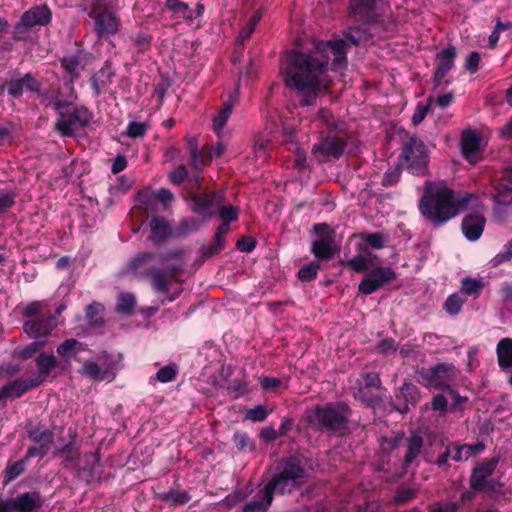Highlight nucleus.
<instances>
[{
	"instance_id": "aec40b11",
	"label": "nucleus",
	"mask_w": 512,
	"mask_h": 512,
	"mask_svg": "<svg viewBox=\"0 0 512 512\" xmlns=\"http://www.w3.org/2000/svg\"><path fill=\"white\" fill-rule=\"evenodd\" d=\"M41 385V381L38 378L27 377V378H15L12 381L6 383L0 388V403L5 406L7 399L9 398H20L28 391Z\"/></svg>"
},
{
	"instance_id": "4c0bfd02",
	"label": "nucleus",
	"mask_w": 512,
	"mask_h": 512,
	"mask_svg": "<svg viewBox=\"0 0 512 512\" xmlns=\"http://www.w3.org/2000/svg\"><path fill=\"white\" fill-rule=\"evenodd\" d=\"M35 362L38 368V376L36 378L41 381V384L58 365L57 359L54 355H48L44 352L40 353L36 357Z\"/></svg>"
},
{
	"instance_id": "cd10ccee",
	"label": "nucleus",
	"mask_w": 512,
	"mask_h": 512,
	"mask_svg": "<svg viewBox=\"0 0 512 512\" xmlns=\"http://www.w3.org/2000/svg\"><path fill=\"white\" fill-rule=\"evenodd\" d=\"M70 441L62 447L55 448L53 452L54 458H64L61 465L64 469H74L80 458L79 447L75 443L76 433L69 429Z\"/></svg>"
},
{
	"instance_id": "20e7f679",
	"label": "nucleus",
	"mask_w": 512,
	"mask_h": 512,
	"mask_svg": "<svg viewBox=\"0 0 512 512\" xmlns=\"http://www.w3.org/2000/svg\"><path fill=\"white\" fill-rule=\"evenodd\" d=\"M419 211L426 221L441 226L457 216L453 206V190L444 184L430 185L419 202Z\"/></svg>"
},
{
	"instance_id": "e2e57ef3",
	"label": "nucleus",
	"mask_w": 512,
	"mask_h": 512,
	"mask_svg": "<svg viewBox=\"0 0 512 512\" xmlns=\"http://www.w3.org/2000/svg\"><path fill=\"white\" fill-rule=\"evenodd\" d=\"M464 302V299H462L457 293H454L447 297L443 308L449 315H457L461 311Z\"/></svg>"
},
{
	"instance_id": "ddd939ff",
	"label": "nucleus",
	"mask_w": 512,
	"mask_h": 512,
	"mask_svg": "<svg viewBox=\"0 0 512 512\" xmlns=\"http://www.w3.org/2000/svg\"><path fill=\"white\" fill-rule=\"evenodd\" d=\"M420 400V389L411 382H404L395 389L394 397H389L390 411H396L405 415L410 411L411 407H416Z\"/></svg>"
},
{
	"instance_id": "c03bdc74",
	"label": "nucleus",
	"mask_w": 512,
	"mask_h": 512,
	"mask_svg": "<svg viewBox=\"0 0 512 512\" xmlns=\"http://www.w3.org/2000/svg\"><path fill=\"white\" fill-rule=\"evenodd\" d=\"M104 306L99 302H92L85 309V318L91 327L99 328L104 325Z\"/></svg>"
},
{
	"instance_id": "72a5a7b5",
	"label": "nucleus",
	"mask_w": 512,
	"mask_h": 512,
	"mask_svg": "<svg viewBox=\"0 0 512 512\" xmlns=\"http://www.w3.org/2000/svg\"><path fill=\"white\" fill-rule=\"evenodd\" d=\"M234 108V99L232 96L224 101L221 109L213 118V131L219 139L223 138V129L230 118Z\"/></svg>"
},
{
	"instance_id": "1a4fd4ad",
	"label": "nucleus",
	"mask_w": 512,
	"mask_h": 512,
	"mask_svg": "<svg viewBox=\"0 0 512 512\" xmlns=\"http://www.w3.org/2000/svg\"><path fill=\"white\" fill-rule=\"evenodd\" d=\"M347 147V140L334 134H320L312 145L311 154L319 164L339 160Z\"/></svg>"
},
{
	"instance_id": "a878e982",
	"label": "nucleus",
	"mask_w": 512,
	"mask_h": 512,
	"mask_svg": "<svg viewBox=\"0 0 512 512\" xmlns=\"http://www.w3.org/2000/svg\"><path fill=\"white\" fill-rule=\"evenodd\" d=\"M9 507L16 512H35L42 506V497L38 491H30L8 498Z\"/></svg>"
},
{
	"instance_id": "7ed1b4c3",
	"label": "nucleus",
	"mask_w": 512,
	"mask_h": 512,
	"mask_svg": "<svg viewBox=\"0 0 512 512\" xmlns=\"http://www.w3.org/2000/svg\"><path fill=\"white\" fill-rule=\"evenodd\" d=\"M178 255V252L172 255L157 252H141L129 260L127 268L134 275L149 279L155 292L168 294L170 292V281L167 272L160 268V266H164L169 260Z\"/></svg>"
},
{
	"instance_id": "2f4dec72",
	"label": "nucleus",
	"mask_w": 512,
	"mask_h": 512,
	"mask_svg": "<svg viewBox=\"0 0 512 512\" xmlns=\"http://www.w3.org/2000/svg\"><path fill=\"white\" fill-rule=\"evenodd\" d=\"M423 445V437L417 431H412L406 439V453L403 458L404 468L407 469L418 458Z\"/></svg>"
},
{
	"instance_id": "37998d69",
	"label": "nucleus",
	"mask_w": 512,
	"mask_h": 512,
	"mask_svg": "<svg viewBox=\"0 0 512 512\" xmlns=\"http://www.w3.org/2000/svg\"><path fill=\"white\" fill-rule=\"evenodd\" d=\"M484 449V444L479 442L473 445L470 444H463L460 445L458 443H455L453 445V456L452 459L456 462H461L464 460H468L470 457L477 455Z\"/></svg>"
},
{
	"instance_id": "79ce46f5",
	"label": "nucleus",
	"mask_w": 512,
	"mask_h": 512,
	"mask_svg": "<svg viewBox=\"0 0 512 512\" xmlns=\"http://www.w3.org/2000/svg\"><path fill=\"white\" fill-rule=\"evenodd\" d=\"M262 16H263V10L258 9L250 17L248 23L241 29L239 35L237 36L235 52L242 49L244 42L247 41L251 37V35L253 34V32L255 30V27L260 22Z\"/></svg>"
},
{
	"instance_id": "c9c22d12",
	"label": "nucleus",
	"mask_w": 512,
	"mask_h": 512,
	"mask_svg": "<svg viewBox=\"0 0 512 512\" xmlns=\"http://www.w3.org/2000/svg\"><path fill=\"white\" fill-rule=\"evenodd\" d=\"M85 349L86 345L84 343L74 338H68L57 347V353L63 360L69 363L72 358H75L78 353Z\"/></svg>"
},
{
	"instance_id": "69168bd1",
	"label": "nucleus",
	"mask_w": 512,
	"mask_h": 512,
	"mask_svg": "<svg viewBox=\"0 0 512 512\" xmlns=\"http://www.w3.org/2000/svg\"><path fill=\"white\" fill-rule=\"evenodd\" d=\"M269 415L267 408L261 404L254 406L253 408L247 409L245 412V419L253 422H263Z\"/></svg>"
},
{
	"instance_id": "f03ea898",
	"label": "nucleus",
	"mask_w": 512,
	"mask_h": 512,
	"mask_svg": "<svg viewBox=\"0 0 512 512\" xmlns=\"http://www.w3.org/2000/svg\"><path fill=\"white\" fill-rule=\"evenodd\" d=\"M352 415L351 407L343 402H328L316 404L304 413L305 423L316 432L329 434H343L348 429L349 419Z\"/></svg>"
},
{
	"instance_id": "052dcab7",
	"label": "nucleus",
	"mask_w": 512,
	"mask_h": 512,
	"mask_svg": "<svg viewBox=\"0 0 512 512\" xmlns=\"http://www.w3.org/2000/svg\"><path fill=\"white\" fill-rule=\"evenodd\" d=\"M149 129V124L146 122L130 121L127 125L125 134L132 138H144Z\"/></svg>"
},
{
	"instance_id": "a211bd4d",
	"label": "nucleus",
	"mask_w": 512,
	"mask_h": 512,
	"mask_svg": "<svg viewBox=\"0 0 512 512\" xmlns=\"http://www.w3.org/2000/svg\"><path fill=\"white\" fill-rule=\"evenodd\" d=\"M175 196L168 188L161 187L156 191L141 190L137 194V201L143 206L146 212L155 213L157 203L162 204L164 209L171 206Z\"/></svg>"
},
{
	"instance_id": "473e14b6",
	"label": "nucleus",
	"mask_w": 512,
	"mask_h": 512,
	"mask_svg": "<svg viewBox=\"0 0 512 512\" xmlns=\"http://www.w3.org/2000/svg\"><path fill=\"white\" fill-rule=\"evenodd\" d=\"M157 499L168 503L171 507L184 505L191 500L190 494L186 490H180L179 485L175 484L168 491L158 493Z\"/></svg>"
},
{
	"instance_id": "bf43d9fd",
	"label": "nucleus",
	"mask_w": 512,
	"mask_h": 512,
	"mask_svg": "<svg viewBox=\"0 0 512 512\" xmlns=\"http://www.w3.org/2000/svg\"><path fill=\"white\" fill-rule=\"evenodd\" d=\"M81 374L88 376L92 380L102 381L105 379V372L102 371L101 367L92 361H85L83 363Z\"/></svg>"
},
{
	"instance_id": "6ab92c4d",
	"label": "nucleus",
	"mask_w": 512,
	"mask_h": 512,
	"mask_svg": "<svg viewBox=\"0 0 512 512\" xmlns=\"http://www.w3.org/2000/svg\"><path fill=\"white\" fill-rule=\"evenodd\" d=\"M94 31L98 40L115 35L120 27V19L107 9L94 11Z\"/></svg>"
},
{
	"instance_id": "5fc2aeb1",
	"label": "nucleus",
	"mask_w": 512,
	"mask_h": 512,
	"mask_svg": "<svg viewBox=\"0 0 512 512\" xmlns=\"http://www.w3.org/2000/svg\"><path fill=\"white\" fill-rule=\"evenodd\" d=\"M417 497V490L408 486H400L397 488L393 502L400 506L407 504Z\"/></svg>"
},
{
	"instance_id": "a18cd8bd",
	"label": "nucleus",
	"mask_w": 512,
	"mask_h": 512,
	"mask_svg": "<svg viewBox=\"0 0 512 512\" xmlns=\"http://www.w3.org/2000/svg\"><path fill=\"white\" fill-rule=\"evenodd\" d=\"M482 204L477 194L466 192L456 196L453 192V206L457 209V215L468 208H478Z\"/></svg>"
},
{
	"instance_id": "13d9d810",
	"label": "nucleus",
	"mask_w": 512,
	"mask_h": 512,
	"mask_svg": "<svg viewBox=\"0 0 512 512\" xmlns=\"http://www.w3.org/2000/svg\"><path fill=\"white\" fill-rule=\"evenodd\" d=\"M319 269L320 265L317 262L312 261L299 269L297 278L301 282L313 281L317 278Z\"/></svg>"
},
{
	"instance_id": "de8ad7c7",
	"label": "nucleus",
	"mask_w": 512,
	"mask_h": 512,
	"mask_svg": "<svg viewBox=\"0 0 512 512\" xmlns=\"http://www.w3.org/2000/svg\"><path fill=\"white\" fill-rule=\"evenodd\" d=\"M484 289V282L481 279L465 277L461 280L460 292L472 297H479Z\"/></svg>"
},
{
	"instance_id": "9b49d317",
	"label": "nucleus",
	"mask_w": 512,
	"mask_h": 512,
	"mask_svg": "<svg viewBox=\"0 0 512 512\" xmlns=\"http://www.w3.org/2000/svg\"><path fill=\"white\" fill-rule=\"evenodd\" d=\"M186 201H190V209L196 214H201L205 218H211L214 212L213 206L223 204L225 198L221 192L204 188L201 191H195L193 188L187 191Z\"/></svg>"
},
{
	"instance_id": "ea45409f",
	"label": "nucleus",
	"mask_w": 512,
	"mask_h": 512,
	"mask_svg": "<svg viewBox=\"0 0 512 512\" xmlns=\"http://www.w3.org/2000/svg\"><path fill=\"white\" fill-rule=\"evenodd\" d=\"M450 369L451 365L445 363L437 364L427 370L425 379L433 382L435 388L443 389L444 387H448V385L445 383V380Z\"/></svg>"
},
{
	"instance_id": "423d86ee",
	"label": "nucleus",
	"mask_w": 512,
	"mask_h": 512,
	"mask_svg": "<svg viewBox=\"0 0 512 512\" xmlns=\"http://www.w3.org/2000/svg\"><path fill=\"white\" fill-rule=\"evenodd\" d=\"M387 389L376 372H363L355 382L353 398L373 411L385 409Z\"/></svg>"
},
{
	"instance_id": "49530a36",
	"label": "nucleus",
	"mask_w": 512,
	"mask_h": 512,
	"mask_svg": "<svg viewBox=\"0 0 512 512\" xmlns=\"http://www.w3.org/2000/svg\"><path fill=\"white\" fill-rule=\"evenodd\" d=\"M492 198L496 205L510 206L512 205V187L503 181H499L493 186Z\"/></svg>"
},
{
	"instance_id": "774afa93",
	"label": "nucleus",
	"mask_w": 512,
	"mask_h": 512,
	"mask_svg": "<svg viewBox=\"0 0 512 512\" xmlns=\"http://www.w3.org/2000/svg\"><path fill=\"white\" fill-rule=\"evenodd\" d=\"M511 258H512V242L510 240L505 244L504 249L492 258L491 263H492L493 267H496L506 261H509Z\"/></svg>"
},
{
	"instance_id": "4d7b16f0",
	"label": "nucleus",
	"mask_w": 512,
	"mask_h": 512,
	"mask_svg": "<svg viewBox=\"0 0 512 512\" xmlns=\"http://www.w3.org/2000/svg\"><path fill=\"white\" fill-rule=\"evenodd\" d=\"M226 246V240H221L219 238L213 239V242L208 245H203L200 248V254L202 258L209 259L213 256L219 254L222 250L225 249Z\"/></svg>"
},
{
	"instance_id": "f257e3e1",
	"label": "nucleus",
	"mask_w": 512,
	"mask_h": 512,
	"mask_svg": "<svg viewBox=\"0 0 512 512\" xmlns=\"http://www.w3.org/2000/svg\"><path fill=\"white\" fill-rule=\"evenodd\" d=\"M350 45L344 39L319 42L308 52L291 50L286 54L282 73L285 86L295 91L301 106L314 105L320 93L327 89L322 76L328 71L332 57V69L347 65Z\"/></svg>"
},
{
	"instance_id": "bb28decb",
	"label": "nucleus",
	"mask_w": 512,
	"mask_h": 512,
	"mask_svg": "<svg viewBox=\"0 0 512 512\" xmlns=\"http://www.w3.org/2000/svg\"><path fill=\"white\" fill-rule=\"evenodd\" d=\"M115 75L116 73L113 69L112 61L109 59L106 60L103 66L89 79V84L93 91V96H100L103 93L104 89L112 83Z\"/></svg>"
},
{
	"instance_id": "4468645a",
	"label": "nucleus",
	"mask_w": 512,
	"mask_h": 512,
	"mask_svg": "<svg viewBox=\"0 0 512 512\" xmlns=\"http://www.w3.org/2000/svg\"><path fill=\"white\" fill-rule=\"evenodd\" d=\"M498 463L499 458L497 456L484 459L478 463L473 468L469 479L470 488L475 492L493 491L496 483L494 480H488V478L494 473Z\"/></svg>"
},
{
	"instance_id": "f704fd0d",
	"label": "nucleus",
	"mask_w": 512,
	"mask_h": 512,
	"mask_svg": "<svg viewBox=\"0 0 512 512\" xmlns=\"http://www.w3.org/2000/svg\"><path fill=\"white\" fill-rule=\"evenodd\" d=\"M151 239L157 243L163 242L172 235L169 222L162 216H153L150 220Z\"/></svg>"
},
{
	"instance_id": "39448f33",
	"label": "nucleus",
	"mask_w": 512,
	"mask_h": 512,
	"mask_svg": "<svg viewBox=\"0 0 512 512\" xmlns=\"http://www.w3.org/2000/svg\"><path fill=\"white\" fill-rule=\"evenodd\" d=\"M306 470L303 460L299 456L285 458L281 465L277 466L276 472L264 485L268 494L274 497L275 494H291L299 490L305 483Z\"/></svg>"
},
{
	"instance_id": "3c124183",
	"label": "nucleus",
	"mask_w": 512,
	"mask_h": 512,
	"mask_svg": "<svg viewBox=\"0 0 512 512\" xmlns=\"http://www.w3.org/2000/svg\"><path fill=\"white\" fill-rule=\"evenodd\" d=\"M136 306V298L132 293L122 292L118 295L116 312L120 314H132Z\"/></svg>"
},
{
	"instance_id": "680f3d73",
	"label": "nucleus",
	"mask_w": 512,
	"mask_h": 512,
	"mask_svg": "<svg viewBox=\"0 0 512 512\" xmlns=\"http://www.w3.org/2000/svg\"><path fill=\"white\" fill-rule=\"evenodd\" d=\"M47 307L48 304L45 301H32L24 308L22 315L27 320L45 316L42 311Z\"/></svg>"
},
{
	"instance_id": "5701e85b",
	"label": "nucleus",
	"mask_w": 512,
	"mask_h": 512,
	"mask_svg": "<svg viewBox=\"0 0 512 512\" xmlns=\"http://www.w3.org/2000/svg\"><path fill=\"white\" fill-rule=\"evenodd\" d=\"M165 7L176 18L182 19L189 24L195 19L202 17L205 11V6L201 2H198L194 8H191L183 0H165Z\"/></svg>"
},
{
	"instance_id": "dca6fc26",
	"label": "nucleus",
	"mask_w": 512,
	"mask_h": 512,
	"mask_svg": "<svg viewBox=\"0 0 512 512\" xmlns=\"http://www.w3.org/2000/svg\"><path fill=\"white\" fill-rule=\"evenodd\" d=\"M27 436L37 445L28 447L25 460L48 455L54 444V433L50 429L41 425L33 426L27 430Z\"/></svg>"
},
{
	"instance_id": "a19ab883",
	"label": "nucleus",
	"mask_w": 512,
	"mask_h": 512,
	"mask_svg": "<svg viewBox=\"0 0 512 512\" xmlns=\"http://www.w3.org/2000/svg\"><path fill=\"white\" fill-rule=\"evenodd\" d=\"M480 147V137L472 130L464 131L461 139V151L464 158L468 159L475 155Z\"/></svg>"
},
{
	"instance_id": "603ef678",
	"label": "nucleus",
	"mask_w": 512,
	"mask_h": 512,
	"mask_svg": "<svg viewBox=\"0 0 512 512\" xmlns=\"http://www.w3.org/2000/svg\"><path fill=\"white\" fill-rule=\"evenodd\" d=\"M130 40L138 53H145L151 47L152 36L148 32L140 30L132 34Z\"/></svg>"
},
{
	"instance_id": "6e6d98bb",
	"label": "nucleus",
	"mask_w": 512,
	"mask_h": 512,
	"mask_svg": "<svg viewBox=\"0 0 512 512\" xmlns=\"http://www.w3.org/2000/svg\"><path fill=\"white\" fill-rule=\"evenodd\" d=\"M199 228L198 220L195 218H185L179 221L176 230L175 236L177 237H186L189 234L196 232Z\"/></svg>"
},
{
	"instance_id": "58836bf2",
	"label": "nucleus",
	"mask_w": 512,
	"mask_h": 512,
	"mask_svg": "<svg viewBox=\"0 0 512 512\" xmlns=\"http://www.w3.org/2000/svg\"><path fill=\"white\" fill-rule=\"evenodd\" d=\"M274 497L268 494V490L263 487L253 500L244 507V512H266L272 504Z\"/></svg>"
},
{
	"instance_id": "0e129e2a",
	"label": "nucleus",
	"mask_w": 512,
	"mask_h": 512,
	"mask_svg": "<svg viewBox=\"0 0 512 512\" xmlns=\"http://www.w3.org/2000/svg\"><path fill=\"white\" fill-rule=\"evenodd\" d=\"M218 207V215L219 218L224 222H234L238 220L239 217V209L231 204L229 205H220Z\"/></svg>"
},
{
	"instance_id": "2eb2a0df",
	"label": "nucleus",
	"mask_w": 512,
	"mask_h": 512,
	"mask_svg": "<svg viewBox=\"0 0 512 512\" xmlns=\"http://www.w3.org/2000/svg\"><path fill=\"white\" fill-rule=\"evenodd\" d=\"M396 278V272L392 268L374 267L364 275L358 284V291L364 295H371Z\"/></svg>"
},
{
	"instance_id": "f8f14e48",
	"label": "nucleus",
	"mask_w": 512,
	"mask_h": 512,
	"mask_svg": "<svg viewBox=\"0 0 512 512\" xmlns=\"http://www.w3.org/2000/svg\"><path fill=\"white\" fill-rule=\"evenodd\" d=\"M52 21V11L46 5H36L25 11L14 27V39L20 40L18 35H24L34 26H46Z\"/></svg>"
},
{
	"instance_id": "4be33fe9",
	"label": "nucleus",
	"mask_w": 512,
	"mask_h": 512,
	"mask_svg": "<svg viewBox=\"0 0 512 512\" xmlns=\"http://www.w3.org/2000/svg\"><path fill=\"white\" fill-rule=\"evenodd\" d=\"M7 81L8 95L13 99H20L24 90L31 93L41 94V83L31 72L25 73L20 78H11Z\"/></svg>"
},
{
	"instance_id": "8fccbe9b",
	"label": "nucleus",
	"mask_w": 512,
	"mask_h": 512,
	"mask_svg": "<svg viewBox=\"0 0 512 512\" xmlns=\"http://www.w3.org/2000/svg\"><path fill=\"white\" fill-rule=\"evenodd\" d=\"M213 159L212 152L208 145L199 149L194 158H191L190 165L196 171H202L204 167L208 166Z\"/></svg>"
},
{
	"instance_id": "338daca9",
	"label": "nucleus",
	"mask_w": 512,
	"mask_h": 512,
	"mask_svg": "<svg viewBox=\"0 0 512 512\" xmlns=\"http://www.w3.org/2000/svg\"><path fill=\"white\" fill-rule=\"evenodd\" d=\"M347 266L355 272H365L369 270L371 261L362 255H357L347 261Z\"/></svg>"
},
{
	"instance_id": "9d476101",
	"label": "nucleus",
	"mask_w": 512,
	"mask_h": 512,
	"mask_svg": "<svg viewBox=\"0 0 512 512\" xmlns=\"http://www.w3.org/2000/svg\"><path fill=\"white\" fill-rule=\"evenodd\" d=\"M317 240L311 243V253L318 262L329 261L338 251L335 243L336 232L328 223H316L312 227Z\"/></svg>"
},
{
	"instance_id": "864d4df0",
	"label": "nucleus",
	"mask_w": 512,
	"mask_h": 512,
	"mask_svg": "<svg viewBox=\"0 0 512 512\" xmlns=\"http://www.w3.org/2000/svg\"><path fill=\"white\" fill-rule=\"evenodd\" d=\"M61 67L65 70V76L80 77L78 67L80 65V57L78 55L64 56L59 59Z\"/></svg>"
},
{
	"instance_id": "6e6552de",
	"label": "nucleus",
	"mask_w": 512,
	"mask_h": 512,
	"mask_svg": "<svg viewBox=\"0 0 512 512\" xmlns=\"http://www.w3.org/2000/svg\"><path fill=\"white\" fill-rule=\"evenodd\" d=\"M93 119V113L85 105L75 106L72 111L57 113L54 129L60 136L75 137L78 128H86Z\"/></svg>"
},
{
	"instance_id": "c85d7f7f",
	"label": "nucleus",
	"mask_w": 512,
	"mask_h": 512,
	"mask_svg": "<svg viewBox=\"0 0 512 512\" xmlns=\"http://www.w3.org/2000/svg\"><path fill=\"white\" fill-rule=\"evenodd\" d=\"M40 95L42 96L46 107L54 109L56 114L74 104L73 99H70L60 86L51 88L48 92L41 91Z\"/></svg>"
},
{
	"instance_id": "c756f323",
	"label": "nucleus",
	"mask_w": 512,
	"mask_h": 512,
	"mask_svg": "<svg viewBox=\"0 0 512 512\" xmlns=\"http://www.w3.org/2000/svg\"><path fill=\"white\" fill-rule=\"evenodd\" d=\"M99 462V458L95 453H85L74 467L75 475L85 483L89 484L95 477V467Z\"/></svg>"
},
{
	"instance_id": "7c9ffc66",
	"label": "nucleus",
	"mask_w": 512,
	"mask_h": 512,
	"mask_svg": "<svg viewBox=\"0 0 512 512\" xmlns=\"http://www.w3.org/2000/svg\"><path fill=\"white\" fill-rule=\"evenodd\" d=\"M318 134H334L337 132L338 124L333 112L326 107L320 108L314 118Z\"/></svg>"
},
{
	"instance_id": "e433bc0d",
	"label": "nucleus",
	"mask_w": 512,
	"mask_h": 512,
	"mask_svg": "<svg viewBox=\"0 0 512 512\" xmlns=\"http://www.w3.org/2000/svg\"><path fill=\"white\" fill-rule=\"evenodd\" d=\"M498 365L506 371L512 367V338H502L496 347Z\"/></svg>"
},
{
	"instance_id": "0eeeda50",
	"label": "nucleus",
	"mask_w": 512,
	"mask_h": 512,
	"mask_svg": "<svg viewBox=\"0 0 512 512\" xmlns=\"http://www.w3.org/2000/svg\"><path fill=\"white\" fill-rule=\"evenodd\" d=\"M426 144L417 136H410L402 146L401 158L413 175H425L430 161Z\"/></svg>"
},
{
	"instance_id": "f3484780",
	"label": "nucleus",
	"mask_w": 512,
	"mask_h": 512,
	"mask_svg": "<svg viewBox=\"0 0 512 512\" xmlns=\"http://www.w3.org/2000/svg\"><path fill=\"white\" fill-rule=\"evenodd\" d=\"M378 0H349L346 14L349 20L372 24L376 22Z\"/></svg>"
},
{
	"instance_id": "b1692460",
	"label": "nucleus",
	"mask_w": 512,
	"mask_h": 512,
	"mask_svg": "<svg viewBox=\"0 0 512 512\" xmlns=\"http://www.w3.org/2000/svg\"><path fill=\"white\" fill-rule=\"evenodd\" d=\"M56 318L51 314L34 319L25 320L23 330L30 338H42L50 335L56 327Z\"/></svg>"
},
{
	"instance_id": "412c9836",
	"label": "nucleus",
	"mask_w": 512,
	"mask_h": 512,
	"mask_svg": "<svg viewBox=\"0 0 512 512\" xmlns=\"http://www.w3.org/2000/svg\"><path fill=\"white\" fill-rule=\"evenodd\" d=\"M456 57L457 50L453 45H448L436 54V67L433 74L434 88L440 86L442 80L454 68Z\"/></svg>"
},
{
	"instance_id": "09e8293b",
	"label": "nucleus",
	"mask_w": 512,
	"mask_h": 512,
	"mask_svg": "<svg viewBox=\"0 0 512 512\" xmlns=\"http://www.w3.org/2000/svg\"><path fill=\"white\" fill-rule=\"evenodd\" d=\"M232 441L239 452H253L256 450L255 441L244 431H235Z\"/></svg>"
},
{
	"instance_id": "393cba45",
	"label": "nucleus",
	"mask_w": 512,
	"mask_h": 512,
	"mask_svg": "<svg viewBox=\"0 0 512 512\" xmlns=\"http://www.w3.org/2000/svg\"><path fill=\"white\" fill-rule=\"evenodd\" d=\"M486 218L478 211L468 213L462 219L461 230L469 241H477L483 234Z\"/></svg>"
}]
</instances>
